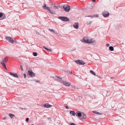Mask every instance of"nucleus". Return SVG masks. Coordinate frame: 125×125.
<instances>
[{
  "label": "nucleus",
  "mask_w": 125,
  "mask_h": 125,
  "mask_svg": "<svg viewBox=\"0 0 125 125\" xmlns=\"http://www.w3.org/2000/svg\"><path fill=\"white\" fill-rule=\"evenodd\" d=\"M43 106L45 108H49L51 107L52 106L48 104H44Z\"/></svg>",
  "instance_id": "nucleus-9"
},
{
  "label": "nucleus",
  "mask_w": 125,
  "mask_h": 125,
  "mask_svg": "<svg viewBox=\"0 0 125 125\" xmlns=\"http://www.w3.org/2000/svg\"><path fill=\"white\" fill-rule=\"evenodd\" d=\"M58 18L63 21L65 22L68 21H69V19L66 17L59 16Z\"/></svg>",
  "instance_id": "nucleus-1"
},
{
  "label": "nucleus",
  "mask_w": 125,
  "mask_h": 125,
  "mask_svg": "<svg viewBox=\"0 0 125 125\" xmlns=\"http://www.w3.org/2000/svg\"><path fill=\"white\" fill-rule=\"evenodd\" d=\"M114 78V77H111V79H113Z\"/></svg>",
  "instance_id": "nucleus-49"
},
{
  "label": "nucleus",
  "mask_w": 125,
  "mask_h": 125,
  "mask_svg": "<svg viewBox=\"0 0 125 125\" xmlns=\"http://www.w3.org/2000/svg\"><path fill=\"white\" fill-rule=\"evenodd\" d=\"M57 124H60V123H59L58 122H57Z\"/></svg>",
  "instance_id": "nucleus-51"
},
{
  "label": "nucleus",
  "mask_w": 125,
  "mask_h": 125,
  "mask_svg": "<svg viewBox=\"0 0 125 125\" xmlns=\"http://www.w3.org/2000/svg\"><path fill=\"white\" fill-rule=\"evenodd\" d=\"M53 8L55 9H58V7H57V6H54L53 7Z\"/></svg>",
  "instance_id": "nucleus-32"
},
{
  "label": "nucleus",
  "mask_w": 125,
  "mask_h": 125,
  "mask_svg": "<svg viewBox=\"0 0 125 125\" xmlns=\"http://www.w3.org/2000/svg\"><path fill=\"white\" fill-rule=\"evenodd\" d=\"M92 23V21H88V22H87V25H89V24H90Z\"/></svg>",
  "instance_id": "nucleus-29"
},
{
  "label": "nucleus",
  "mask_w": 125,
  "mask_h": 125,
  "mask_svg": "<svg viewBox=\"0 0 125 125\" xmlns=\"http://www.w3.org/2000/svg\"><path fill=\"white\" fill-rule=\"evenodd\" d=\"M57 81L59 82L60 83L63 84L64 81L62 80V78L59 77L58 76H57Z\"/></svg>",
  "instance_id": "nucleus-7"
},
{
  "label": "nucleus",
  "mask_w": 125,
  "mask_h": 125,
  "mask_svg": "<svg viewBox=\"0 0 125 125\" xmlns=\"http://www.w3.org/2000/svg\"><path fill=\"white\" fill-rule=\"evenodd\" d=\"M88 39L87 38H83V40L84 41V42L85 43H88Z\"/></svg>",
  "instance_id": "nucleus-18"
},
{
  "label": "nucleus",
  "mask_w": 125,
  "mask_h": 125,
  "mask_svg": "<svg viewBox=\"0 0 125 125\" xmlns=\"http://www.w3.org/2000/svg\"><path fill=\"white\" fill-rule=\"evenodd\" d=\"M52 78L54 80H57V76L54 77L53 76L52 77Z\"/></svg>",
  "instance_id": "nucleus-28"
},
{
  "label": "nucleus",
  "mask_w": 125,
  "mask_h": 125,
  "mask_svg": "<svg viewBox=\"0 0 125 125\" xmlns=\"http://www.w3.org/2000/svg\"><path fill=\"white\" fill-rule=\"evenodd\" d=\"M49 30L51 31H52V32L56 34L57 35L58 34L57 31H55L54 30H53L52 29H49Z\"/></svg>",
  "instance_id": "nucleus-17"
},
{
  "label": "nucleus",
  "mask_w": 125,
  "mask_h": 125,
  "mask_svg": "<svg viewBox=\"0 0 125 125\" xmlns=\"http://www.w3.org/2000/svg\"><path fill=\"white\" fill-rule=\"evenodd\" d=\"M70 125H75V124L73 123H72L70 124Z\"/></svg>",
  "instance_id": "nucleus-37"
},
{
  "label": "nucleus",
  "mask_w": 125,
  "mask_h": 125,
  "mask_svg": "<svg viewBox=\"0 0 125 125\" xmlns=\"http://www.w3.org/2000/svg\"><path fill=\"white\" fill-rule=\"evenodd\" d=\"M43 47L45 49L47 50V51H48V50L49 49L46 48V47L44 46H43Z\"/></svg>",
  "instance_id": "nucleus-31"
},
{
  "label": "nucleus",
  "mask_w": 125,
  "mask_h": 125,
  "mask_svg": "<svg viewBox=\"0 0 125 125\" xmlns=\"http://www.w3.org/2000/svg\"><path fill=\"white\" fill-rule=\"evenodd\" d=\"M4 67V68H5V69L6 70H7V68L6 67V66H5V67Z\"/></svg>",
  "instance_id": "nucleus-45"
},
{
  "label": "nucleus",
  "mask_w": 125,
  "mask_h": 125,
  "mask_svg": "<svg viewBox=\"0 0 125 125\" xmlns=\"http://www.w3.org/2000/svg\"><path fill=\"white\" fill-rule=\"evenodd\" d=\"M94 40H93L92 39H88L87 43H91L94 42Z\"/></svg>",
  "instance_id": "nucleus-13"
},
{
  "label": "nucleus",
  "mask_w": 125,
  "mask_h": 125,
  "mask_svg": "<svg viewBox=\"0 0 125 125\" xmlns=\"http://www.w3.org/2000/svg\"><path fill=\"white\" fill-rule=\"evenodd\" d=\"M90 72L93 75H94L95 76L96 75V73H95L93 71L90 70Z\"/></svg>",
  "instance_id": "nucleus-23"
},
{
  "label": "nucleus",
  "mask_w": 125,
  "mask_h": 125,
  "mask_svg": "<svg viewBox=\"0 0 125 125\" xmlns=\"http://www.w3.org/2000/svg\"><path fill=\"white\" fill-rule=\"evenodd\" d=\"M102 14L104 17H106L109 16V13L107 11H104L103 12Z\"/></svg>",
  "instance_id": "nucleus-5"
},
{
  "label": "nucleus",
  "mask_w": 125,
  "mask_h": 125,
  "mask_svg": "<svg viewBox=\"0 0 125 125\" xmlns=\"http://www.w3.org/2000/svg\"><path fill=\"white\" fill-rule=\"evenodd\" d=\"M9 115L11 119L13 118L14 116H15L14 115L11 114H9Z\"/></svg>",
  "instance_id": "nucleus-22"
},
{
  "label": "nucleus",
  "mask_w": 125,
  "mask_h": 125,
  "mask_svg": "<svg viewBox=\"0 0 125 125\" xmlns=\"http://www.w3.org/2000/svg\"><path fill=\"white\" fill-rule=\"evenodd\" d=\"M44 4V5H43L42 6V7L44 9L47 10V9L48 8H49V7H46V5L45 4Z\"/></svg>",
  "instance_id": "nucleus-21"
},
{
  "label": "nucleus",
  "mask_w": 125,
  "mask_h": 125,
  "mask_svg": "<svg viewBox=\"0 0 125 125\" xmlns=\"http://www.w3.org/2000/svg\"><path fill=\"white\" fill-rule=\"evenodd\" d=\"M31 125H34L33 124H32Z\"/></svg>",
  "instance_id": "nucleus-53"
},
{
  "label": "nucleus",
  "mask_w": 125,
  "mask_h": 125,
  "mask_svg": "<svg viewBox=\"0 0 125 125\" xmlns=\"http://www.w3.org/2000/svg\"><path fill=\"white\" fill-rule=\"evenodd\" d=\"M10 74L11 76H13L14 77L16 78H18V76L16 73H12V72H10Z\"/></svg>",
  "instance_id": "nucleus-8"
},
{
  "label": "nucleus",
  "mask_w": 125,
  "mask_h": 125,
  "mask_svg": "<svg viewBox=\"0 0 125 125\" xmlns=\"http://www.w3.org/2000/svg\"><path fill=\"white\" fill-rule=\"evenodd\" d=\"M77 64L79 65H83L85 64V63L84 61L82 60H80L75 61Z\"/></svg>",
  "instance_id": "nucleus-3"
},
{
  "label": "nucleus",
  "mask_w": 125,
  "mask_h": 125,
  "mask_svg": "<svg viewBox=\"0 0 125 125\" xmlns=\"http://www.w3.org/2000/svg\"><path fill=\"white\" fill-rule=\"evenodd\" d=\"M109 49L111 51H113L114 50V48L113 46H111L109 47Z\"/></svg>",
  "instance_id": "nucleus-24"
},
{
  "label": "nucleus",
  "mask_w": 125,
  "mask_h": 125,
  "mask_svg": "<svg viewBox=\"0 0 125 125\" xmlns=\"http://www.w3.org/2000/svg\"><path fill=\"white\" fill-rule=\"evenodd\" d=\"M26 108H23V109H24V110H26Z\"/></svg>",
  "instance_id": "nucleus-50"
},
{
  "label": "nucleus",
  "mask_w": 125,
  "mask_h": 125,
  "mask_svg": "<svg viewBox=\"0 0 125 125\" xmlns=\"http://www.w3.org/2000/svg\"><path fill=\"white\" fill-rule=\"evenodd\" d=\"M43 47L45 49L47 50V51H48V50L49 49L46 48V47L44 46H43Z\"/></svg>",
  "instance_id": "nucleus-30"
},
{
  "label": "nucleus",
  "mask_w": 125,
  "mask_h": 125,
  "mask_svg": "<svg viewBox=\"0 0 125 125\" xmlns=\"http://www.w3.org/2000/svg\"><path fill=\"white\" fill-rule=\"evenodd\" d=\"M106 45L107 47H109L110 46V45L109 44H107Z\"/></svg>",
  "instance_id": "nucleus-42"
},
{
  "label": "nucleus",
  "mask_w": 125,
  "mask_h": 125,
  "mask_svg": "<svg viewBox=\"0 0 125 125\" xmlns=\"http://www.w3.org/2000/svg\"><path fill=\"white\" fill-rule=\"evenodd\" d=\"M5 17H4V18H3V19H5Z\"/></svg>",
  "instance_id": "nucleus-52"
},
{
  "label": "nucleus",
  "mask_w": 125,
  "mask_h": 125,
  "mask_svg": "<svg viewBox=\"0 0 125 125\" xmlns=\"http://www.w3.org/2000/svg\"><path fill=\"white\" fill-rule=\"evenodd\" d=\"M93 112L95 114H97V115H101L102 114V113H99L98 112H97L96 111H93Z\"/></svg>",
  "instance_id": "nucleus-20"
},
{
  "label": "nucleus",
  "mask_w": 125,
  "mask_h": 125,
  "mask_svg": "<svg viewBox=\"0 0 125 125\" xmlns=\"http://www.w3.org/2000/svg\"><path fill=\"white\" fill-rule=\"evenodd\" d=\"M95 15H89L87 16H86V17H90L93 18L94 17V16H95Z\"/></svg>",
  "instance_id": "nucleus-27"
},
{
  "label": "nucleus",
  "mask_w": 125,
  "mask_h": 125,
  "mask_svg": "<svg viewBox=\"0 0 125 125\" xmlns=\"http://www.w3.org/2000/svg\"><path fill=\"white\" fill-rule=\"evenodd\" d=\"M70 114L74 116L75 115V112L74 111H71L70 112Z\"/></svg>",
  "instance_id": "nucleus-16"
},
{
  "label": "nucleus",
  "mask_w": 125,
  "mask_h": 125,
  "mask_svg": "<svg viewBox=\"0 0 125 125\" xmlns=\"http://www.w3.org/2000/svg\"><path fill=\"white\" fill-rule=\"evenodd\" d=\"M63 84L66 86H70L71 85V83L69 82H64Z\"/></svg>",
  "instance_id": "nucleus-12"
},
{
  "label": "nucleus",
  "mask_w": 125,
  "mask_h": 125,
  "mask_svg": "<svg viewBox=\"0 0 125 125\" xmlns=\"http://www.w3.org/2000/svg\"><path fill=\"white\" fill-rule=\"evenodd\" d=\"M36 33L37 34H39V33H38V32H36Z\"/></svg>",
  "instance_id": "nucleus-48"
},
{
  "label": "nucleus",
  "mask_w": 125,
  "mask_h": 125,
  "mask_svg": "<svg viewBox=\"0 0 125 125\" xmlns=\"http://www.w3.org/2000/svg\"><path fill=\"white\" fill-rule=\"evenodd\" d=\"M48 51L49 52H51L52 51V49H49L48 50Z\"/></svg>",
  "instance_id": "nucleus-40"
},
{
  "label": "nucleus",
  "mask_w": 125,
  "mask_h": 125,
  "mask_svg": "<svg viewBox=\"0 0 125 125\" xmlns=\"http://www.w3.org/2000/svg\"><path fill=\"white\" fill-rule=\"evenodd\" d=\"M35 81L36 82H39L38 81H36V79H35Z\"/></svg>",
  "instance_id": "nucleus-44"
},
{
  "label": "nucleus",
  "mask_w": 125,
  "mask_h": 125,
  "mask_svg": "<svg viewBox=\"0 0 125 125\" xmlns=\"http://www.w3.org/2000/svg\"><path fill=\"white\" fill-rule=\"evenodd\" d=\"M47 10L49 11L52 14H55V12L54 11H53V10H51L49 8H48L47 9Z\"/></svg>",
  "instance_id": "nucleus-15"
},
{
  "label": "nucleus",
  "mask_w": 125,
  "mask_h": 125,
  "mask_svg": "<svg viewBox=\"0 0 125 125\" xmlns=\"http://www.w3.org/2000/svg\"><path fill=\"white\" fill-rule=\"evenodd\" d=\"M8 59L7 57L2 58V62H6L8 61Z\"/></svg>",
  "instance_id": "nucleus-11"
},
{
  "label": "nucleus",
  "mask_w": 125,
  "mask_h": 125,
  "mask_svg": "<svg viewBox=\"0 0 125 125\" xmlns=\"http://www.w3.org/2000/svg\"><path fill=\"white\" fill-rule=\"evenodd\" d=\"M5 39L9 42L12 43H13L14 42V41L10 37H5Z\"/></svg>",
  "instance_id": "nucleus-4"
},
{
  "label": "nucleus",
  "mask_w": 125,
  "mask_h": 125,
  "mask_svg": "<svg viewBox=\"0 0 125 125\" xmlns=\"http://www.w3.org/2000/svg\"><path fill=\"white\" fill-rule=\"evenodd\" d=\"M3 15V13H0V18Z\"/></svg>",
  "instance_id": "nucleus-33"
},
{
  "label": "nucleus",
  "mask_w": 125,
  "mask_h": 125,
  "mask_svg": "<svg viewBox=\"0 0 125 125\" xmlns=\"http://www.w3.org/2000/svg\"><path fill=\"white\" fill-rule=\"evenodd\" d=\"M82 114L80 112H78L77 113V115L76 114V113L75 114L76 115V116H78L79 117H80L82 116Z\"/></svg>",
  "instance_id": "nucleus-19"
},
{
  "label": "nucleus",
  "mask_w": 125,
  "mask_h": 125,
  "mask_svg": "<svg viewBox=\"0 0 125 125\" xmlns=\"http://www.w3.org/2000/svg\"><path fill=\"white\" fill-rule=\"evenodd\" d=\"M93 2H95L96 1V0H92Z\"/></svg>",
  "instance_id": "nucleus-47"
},
{
  "label": "nucleus",
  "mask_w": 125,
  "mask_h": 125,
  "mask_svg": "<svg viewBox=\"0 0 125 125\" xmlns=\"http://www.w3.org/2000/svg\"><path fill=\"white\" fill-rule=\"evenodd\" d=\"M1 64L4 67H5L6 66V64L4 62H1Z\"/></svg>",
  "instance_id": "nucleus-25"
},
{
  "label": "nucleus",
  "mask_w": 125,
  "mask_h": 125,
  "mask_svg": "<svg viewBox=\"0 0 125 125\" xmlns=\"http://www.w3.org/2000/svg\"><path fill=\"white\" fill-rule=\"evenodd\" d=\"M20 109H22H22H23V108H21V107H20Z\"/></svg>",
  "instance_id": "nucleus-46"
},
{
  "label": "nucleus",
  "mask_w": 125,
  "mask_h": 125,
  "mask_svg": "<svg viewBox=\"0 0 125 125\" xmlns=\"http://www.w3.org/2000/svg\"><path fill=\"white\" fill-rule=\"evenodd\" d=\"M21 70L22 71H23V67H22V66L21 65Z\"/></svg>",
  "instance_id": "nucleus-34"
},
{
  "label": "nucleus",
  "mask_w": 125,
  "mask_h": 125,
  "mask_svg": "<svg viewBox=\"0 0 125 125\" xmlns=\"http://www.w3.org/2000/svg\"><path fill=\"white\" fill-rule=\"evenodd\" d=\"M78 23L77 22H76L73 24V26L75 29H78Z\"/></svg>",
  "instance_id": "nucleus-10"
},
{
  "label": "nucleus",
  "mask_w": 125,
  "mask_h": 125,
  "mask_svg": "<svg viewBox=\"0 0 125 125\" xmlns=\"http://www.w3.org/2000/svg\"><path fill=\"white\" fill-rule=\"evenodd\" d=\"M67 72L68 73H70L71 74H72V73L71 72L69 71H67Z\"/></svg>",
  "instance_id": "nucleus-38"
},
{
  "label": "nucleus",
  "mask_w": 125,
  "mask_h": 125,
  "mask_svg": "<svg viewBox=\"0 0 125 125\" xmlns=\"http://www.w3.org/2000/svg\"><path fill=\"white\" fill-rule=\"evenodd\" d=\"M29 75L32 77H34L35 76V74L32 71L29 70L28 72Z\"/></svg>",
  "instance_id": "nucleus-6"
},
{
  "label": "nucleus",
  "mask_w": 125,
  "mask_h": 125,
  "mask_svg": "<svg viewBox=\"0 0 125 125\" xmlns=\"http://www.w3.org/2000/svg\"><path fill=\"white\" fill-rule=\"evenodd\" d=\"M82 117H83V119H85L86 118V116L85 113H82Z\"/></svg>",
  "instance_id": "nucleus-14"
},
{
  "label": "nucleus",
  "mask_w": 125,
  "mask_h": 125,
  "mask_svg": "<svg viewBox=\"0 0 125 125\" xmlns=\"http://www.w3.org/2000/svg\"><path fill=\"white\" fill-rule=\"evenodd\" d=\"M24 78H26V75L25 74H24Z\"/></svg>",
  "instance_id": "nucleus-43"
},
{
  "label": "nucleus",
  "mask_w": 125,
  "mask_h": 125,
  "mask_svg": "<svg viewBox=\"0 0 125 125\" xmlns=\"http://www.w3.org/2000/svg\"><path fill=\"white\" fill-rule=\"evenodd\" d=\"M6 119V117H5L3 118L2 119L3 120H5Z\"/></svg>",
  "instance_id": "nucleus-41"
},
{
  "label": "nucleus",
  "mask_w": 125,
  "mask_h": 125,
  "mask_svg": "<svg viewBox=\"0 0 125 125\" xmlns=\"http://www.w3.org/2000/svg\"><path fill=\"white\" fill-rule=\"evenodd\" d=\"M95 15L94 16V17H99L98 15L97 14H95Z\"/></svg>",
  "instance_id": "nucleus-36"
},
{
  "label": "nucleus",
  "mask_w": 125,
  "mask_h": 125,
  "mask_svg": "<svg viewBox=\"0 0 125 125\" xmlns=\"http://www.w3.org/2000/svg\"><path fill=\"white\" fill-rule=\"evenodd\" d=\"M29 120V118H27L26 119V122H27Z\"/></svg>",
  "instance_id": "nucleus-35"
},
{
  "label": "nucleus",
  "mask_w": 125,
  "mask_h": 125,
  "mask_svg": "<svg viewBox=\"0 0 125 125\" xmlns=\"http://www.w3.org/2000/svg\"><path fill=\"white\" fill-rule=\"evenodd\" d=\"M33 54L34 56H36L37 55V53L36 52H33Z\"/></svg>",
  "instance_id": "nucleus-26"
},
{
  "label": "nucleus",
  "mask_w": 125,
  "mask_h": 125,
  "mask_svg": "<svg viewBox=\"0 0 125 125\" xmlns=\"http://www.w3.org/2000/svg\"><path fill=\"white\" fill-rule=\"evenodd\" d=\"M65 108L66 109H69V108L67 106H65Z\"/></svg>",
  "instance_id": "nucleus-39"
},
{
  "label": "nucleus",
  "mask_w": 125,
  "mask_h": 125,
  "mask_svg": "<svg viewBox=\"0 0 125 125\" xmlns=\"http://www.w3.org/2000/svg\"><path fill=\"white\" fill-rule=\"evenodd\" d=\"M63 8L65 11L66 12H69L70 10V7L67 4L64 5L63 6Z\"/></svg>",
  "instance_id": "nucleus-2"
}]
</instances>
